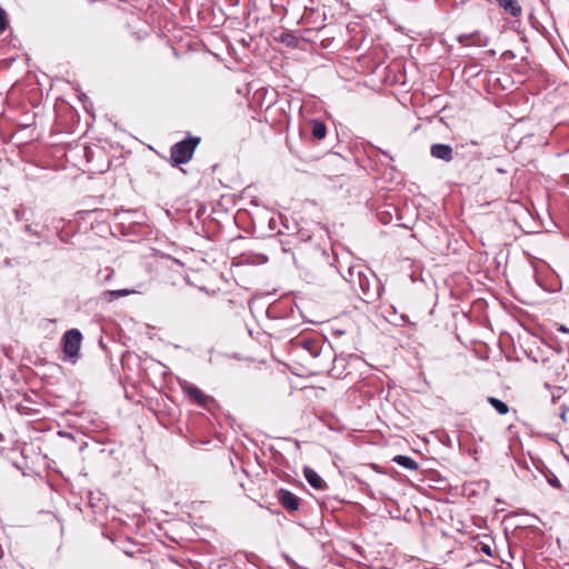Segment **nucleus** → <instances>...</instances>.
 Masks as SVG:
<instances>
[{
  "label": "nucleus",
  "instance_id": "obj_1",
  "mask_svg": "<svg viewBox=\"0 0 569 569\" xmlns=\"http://www.w3.org/2000/svg\"><path fill=\"white\" fill-rule=\"evenodd\" d=\"M198 143V138H191L173 144L170 156L174 164H183L189 162Z\"/></svg>",
  "mask_w": 569,
  "mask_h": 569
},
{
  "label": "nucleus",
  "instance_id": "obj_2",
  "mask_svg": "<svg viewBox=\"0 0 569 569\" xmlns=\"http://www.w3.org/2000/svg\"><path fill=\"white\" fill-rule=\"evenodd\" d=\"M82 336L78 329L68 330L62 338L63 351L70 357H77L80 350Z\"/></svg>",
  "mask_w": 569,
  "mask_h": 569
},
{
  "label": "nucleus",
  "instance_id": "obj_3",
  "mask_svg": "<svg viewBox=\"0 0 569 569\" xmlns=\"http://www.w3.org/2000/svg\"><path fill=\"white\" fill-rule=\"evenodd\" d=\"M458 41L463 46L486 47L489 42V39L487 36H483L477 31L473 33L459 36Z\"/></svg>",
  "mask_w": 569,
  "mask_h": 569
},
{
  "label": "nucleus",
  "instance_id": "obj_4",
  "mask_svg": "<svg viewBox=\"0 0 569 569\" xmlns=\"http://www.w3.org/2000/svg\"><path fill=\"white\" fill-rule=\"evenodd\" d=\"M279 502L289 511H296L299 508V498L292 492L281 489L278 492Z\"/></svg>",
  "mask_w": 569,
  "mask_h": 569
},
{
  "label": "nucleus",
  "instance_id": "obj_5",
  "mask_svg": "<svg viewBox=\"0 0 569 569\" xmlns=\"http://www.w3.org/2000/svg\"><path fill=\"white\" fill-rule=\"evenodd\" d=\"M430 153L433 158L451 161L452 160V148L449 144L436 143L431 146Z\"/></svg>",
  "mask_w": 569,
  "mask_h": 569
},
{
  "label": "nucleus",
  "instance_id": "obj_6",
  "mask_svg": "<svg viewBox=\"0 0 569 569\" xmlns=\"http://www.w3.org/2000/svg\"><path fill=\"white\" fill-rule=\"evenodd\" d=\"M183 391L188 395V397L194 401L196 403L204 407L208 401L210 400V397L204 395L199 388L192 386V385H186L183 387Z\"/></svg>",
  "mask_w": 569,
  "mask_h": 569
},
{
  "label": "nucleus",
  "instance_id": "obj_7",
  "mask_svg": "<svg viewBox=\"0 0 569 569\" xmlns=\"http://www.w3.org/2000/svg\"><path fill=\"white\" fill-rule=\"evenodd\" d=\"M303 475L309 485L315 489L322 490L326 488L323 479L310 467H305Z\"/></svg>",
  "mask_w": 569,
  "mask_h": 569
},
{
  "label": "nucleus",
  "instance_id": "obj_8",
  "mask_svg": "<svg viewBox=\"0 0 569 569\" xmlns=\"http://www.w3.org/2000/svg\"><path fill=\"white\" fill-rule=\"evenodd\" d=\"M501 8L513 17L521 14V7L516 0H496Z\"/></svg>",
  "mask_w": 569,
  "mask_h": 569
},
{
  "label": "nucleus",
  "instance_id": "obj_9",
  "mask_svg": "<svg viewBox=\"0 0 569 569\" xmlns=\"http://www.w3.org/2000/svg\"><path fill=\"white\" fill-rule=\"evenodd\" d=\"M132 293H136V291L130 290V289L107 290L103 292V298H104V300L111 302L116 299H119V298H122V297H126V296H129Z\"/></svg>",
  "mask_w": 569,
  "mask_h": 569
},
{
  "label": "nucleus",
  "instance_id": "obj_10",
  "mask_svg": "<svg viewBox=\"0 0 569 569\" xmlns=\"http://www.w3.org/2000/svg\"><path fill=\"white\" fill-rule=\"evenodd\" d=\"M393 461L403 467V468H407L409 470H417L418 469V463L410 457L408 456H402V455H399V456H396L393 458Z\"/></svg>",
  "mask_w": 569,
  "mask_h": 569
},
{
  "label": "nucleus",
  "instance_id": "obj_11",
  "mask_svg": "<svg viewBox=\"0 0 569 569\" xmlns=\"http://www.w3.org/2000/svg\"><path fill=\"white\" fill-rule=\"evenodd\" d=\"M326 133H327L326 126L319 120H313L312 121L313 138H316L317 140H321L326 137Z\"/></svg>",
  "mask_w": 569,
  "mask_h": 569
},
{
  "label": "nucleus",
  "instance_id": "obj_12",
  "mask_svg": "<svg viewBox=\"0 0 569 569\" xmlns=\"http://www.w3.org/2000/svg\"><path fill=\"white\" fill-rule=\"evenodd\" d=\"M488 401L500 415L508 413L509 407L503 401L493 397L488 398Z\"/></svg>",
  "mask_w": 569,
  "mask_h": 569
},
{
  "label": "nucleus",
  "instance_id": "obj_13",
  "mask_svg": "<svg viewBox=\"0 0 569 569\" xmlns=\"http://www.w3.org/2000/svg\"><path fill=\"white\" fill-rule=\"evenodd\" d=\"M7 28V13L4 10L0 9V30L4 31Z\"/></svg>",
  "mask_w": 569,
  "mask_h": 569
},
{
  "label": "nucleus",
  "instance_id": "obj_14",
  "mask_svg": "<svg viewBox=\"0 0 569 569\" xmlns=\"http://www.w3.org/2000/svg\"><path fill=\"white\" fill-rule=\"evenodd\" d=\"M481 549H482V551H483L486 555H488V556H491V555H492L491 549H490V547H489V546L485 545V546H482V548H481Z\"/></svg>",
  "mask_w": 569,
  "mask_h": 569
},
{
  "label": "nucleus",
  "instance_id": "obj_15",
  "mask_svg": "<svg viewBox=\"0 0 569 569\" xmlns=\"http://www.w3.org/2000/svg\"><path fill=\"white\" fill-rule=\"evenodd\" d=\"M559 330L566 333L569 332V329L565 326H561Z\"/></svg>",
  "mask_w": 569,
  "mask_h": 569
},
{
  "label": "nucleus",
  "instance_id": "obj_16",
  "mask_svg": "<svg viewBox=\"0 0 569 569\" xmlns=\"http://www.w3.org/2000/svg\"><path fill=\"white\" fill-rule=\"evenodd\" d=\"M561 419L566 420V413L565 412L561 413Z\"/></svg>",
  "mask_w": 569,
  "mask_h": 569
},
{
  "label": "nucleus",
  "instance_id": "obj_17",
  "mask_svg": "<svg viewBox=\"0 0 569 569\" xmlns=\"http://www.w3.org/2000/svg\"><path fill=\"white\" fill-rule=\"evenodd\" d=\"M552 485L558 487L559 486L558 480L553 481Z\"/></svg>",
  "mask_w": 569,
  "mask_h": 569
}]
</instances>
